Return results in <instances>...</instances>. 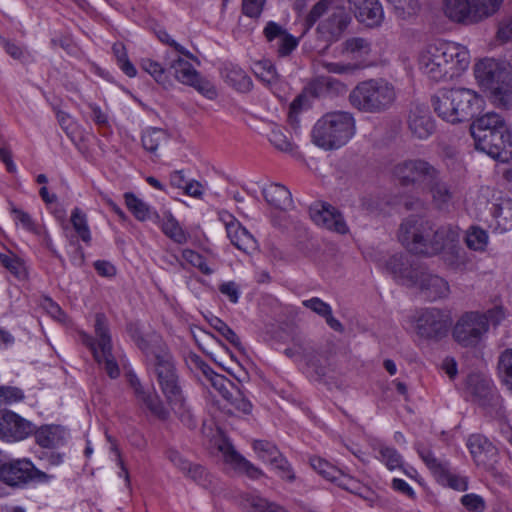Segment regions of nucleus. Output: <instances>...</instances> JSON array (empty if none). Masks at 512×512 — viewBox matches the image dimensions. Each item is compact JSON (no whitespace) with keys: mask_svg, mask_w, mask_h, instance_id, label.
Wrapping results in <instances>:
<instances>
[{"mask_svg":"<svg viewBox=\"0 0 512 512\" xmlns=\"http://www.w3.org/2000/svg\"><path fill=\"white\" fill-rule=\"evenodd\" d=\"M470 52L460 43L436 40L426 44L418 55L419 70L435 82L461 76L470 65Z\"/></svg>","mask_w":512,"mask_h":512,"instance_id":"1","label":"nucleus"},{"mask_svg":"<svg viewBox=\"0 0 512 512\" xmlns=\"http://www.w3.org/2000/svg\"><path fill=\"white\" fill-rule=\"evenodd\" d=\"M457 238V227L451 224L436 226L420 217L406 218L400 225L398 239L411 253L434 256L443 250L444 240L450 243Z\"/></svg>","mask_w":512,"mask_h":512,"instance_id":"2","label":"nucleus"},{"mask_svg":"<svg viewBox=\"0 0 512 512\" xmlns=\"http://www.w3.org/2000/svg\"><path fill=\"white\" fill-rule=\"evenodd\" d=\"M137 344L147 359L153 363L158 383L167 401L173 408H182L185 398L179 384L175 364L161 337L151 334L146 338H139Z\"/></svg>","mask_w":512,"mask_h":512,"instance_id":"3","label":"nucleus"},{"mask_svg":"<svg viewBox=\"0 0 512 512\" xmlns=\"http://www.w3.org/2000/svg\"><path fill=\"white\" fill-rule=\"evenodd\" d=\"M483 98L468 88L440 91L432 98L435 113L442 120L457 124L472 119L483 107Z\"/></svg>","mask_w":512,"mask_h":512,"instance_id":"4","label":"nucleus"},{"mask_svg":"<svg viewBox=\"0 0 512 512\" xmlns=\"http://www.w3.org/2000/svg\"><path fill=\"white\" fill-rule=\"evenodd\" d=\"M397 98V88L385 78L363 80L348 96L349 103L354 109L367 114H382L389 111Z\"/></svg>","mask_w":512,"mask_h":512,"instance_id":"5","label":"nucleus"},{"mask_svg":"<svg viewBox=\"0 0 512 512\" xmlns=\"http://www.w3.org/2000/svg\"><path fill=\"white\" fill-rule=\"evenodd\" d=\"M355 119L345 111L324 114L315 123L311 137L313 143L326 151L346 145L355 134Z\"/></svg>","mask_w":512,"mask_h":512,"instance_id":"6","label":"nucleus"},{"mask_svg":"<svg viewBox=\"0 0 512 512\" xmlns=\"http://www.w3.org/2000/svg\"><path fill=\"white\" fill-rule=\"evenodd\" d=\"M503 0H443V13L452 22L478 24L498 12Z\"/></svg>","mask_w":512,"mask_h":512,"instance_id":"7","label":"nucleus"},{"mask_svg":"<svg viewBox=\"0 0 512 512\" xmlns=\"http://www.w3.org/2000/svg\"><path fill=\"white\" fill-rule=\"evenodd\" d=\"M94 332L95 339L86 333H81V341L90 348L95 361L103 366L109 377L115 379L120 375V369L112 354V340L107 318L102 313L95 316Z\"/></svg>","mask_w":512,"mask_h":512,"instance_id":"8","label":"nucleus"},{"mask_svg":"<svg viewBox=\"0 0 512 512\" xmlns=\"http://www.w3.org/2000/svg\"><path fill=\"white\" fill-rule=\"evenodd\" d=\"M412 322L420 338L433 341L445 338L452 327L450 312L436 307L417 310Z\"/></svg>","mask_w":512,"mask_h":512,"instance_id":"9","label":"nucleus"},{"mask_svg":"<svg viewBox=\"0 0 512 512\" xmlns=\"http://www.w3.org/2000/svg\"><path fill=\"white\" fill-rule=\"evenodd\" d=\"M439 169L421 158L405 159L392 167L393 176L404 186L438 179Z\"/></svg>","mask_w":512,"mask_h":512,"instance_id":"10","label":"nucleus"},{"mask_svg":"<svg viewBox=\"0 0 512 512\" xmlns=\"http://www.w3.org/2000/svg\"><path fill=\"white\" fill-rule=\"evenodd\" d=\"M488 332L486 318L479 312H466L453 328V338L463 347H475Z\"/></svg>","mask_w":512,"mask_h":512,"instance_id":"11","label":"nucleus"},{"mask_svg":"<svg viewBox=\"0 0 512 512\" xmlns=\"http://www.w3.org/2000/svg\"><path fill=\"white\" fill-rule=\"evenodd\" d=\"M175 78L182 84L194 88L198 93L209 100L218 96L216 86L206 77L202 76L188 61L178 57L170 63Z\"/></svg>","mask_w":512,"mask_h":512,"instance_id":"12","label":"nucleus"},{"mask_svg":"<svg viewBox=\"0 0 512 512\" xmlns=\"http://www.w3.org/2000/svg\"><path fill=\"white\" fill-rule=\"evenodd\" d=\"M0 479L8 485L17 486L25 484L30 480L48 482L51 476L37 469L29 459L23 458L4 463Z\"/></svg>","mask_w":512,"mask_h":512,"instance_id":"13","label":"nucleus"},{"mask_svg":"<svg viewBox=\"0 0 512 512\" xmlns=\"http://www.w3.org/2000/svg\"><path fill=\"white\" fill-rule=\"evenodd\" d=\"M475 147L493 159L507 161L512 155V135L508 126L484 134V137L475 141Z\"/></svg>","mask_w":512,"mask_h":512,"instance_id":"14","label":"nucleus"},{"mask_svg":"<svg viewBox=\"0 0 512 512\" xmlns=\"http://www.w3.org/2000/svg\"><path fill=\"white\" fill-rule=\"evenodd\" d=\"M351 18L343 7L333 9L331 15L321 21L316 29L318 40L323 45L318 47L320 52H325L333 43L337 42L347 29Z\"/></svg>","mask_w":512,"mask_h":512,"instance_id":"15","label":"nucleus"},{"mask_svg":"<svg viewBox=\"0 0 512 512\" xmlns=\"http://www.w3.org/2000/svg\"><path fill=\"white\" fill-rule=\"evenodd\" d=\"M35 425L9 410L0 411V439L12 443L26 439L34 433Z\"/></svg>","mask_w":512,"mask_h":512,"instance_id":"16","label":"nucleus"},{"mask_svg":"<svg viewBox=\"0 0 512 512\" xmlns=\"http://www.w3.org/2000/svg\"><path fill=\"white\" fill-rule=\"evenodd\" d=\"M510 71V67L505 62L493 58H484L474 65V75L478 84L490 90L491 94L495 86L502 82Z\"/></svg>","mask_w":512,"mask_h":512,"instance_id":"17","label":"nucleus"},{"mask_svg":"<svg viewBox=\"0 0 512 512\" xmlns=\"http://www.w3.org/2000/svg\"><path fill=\"white\" fill-rule=\"evenodd\" d=\"M253 449L258 458L274 466L284 480L292 482L295 479L294 472L289 462L281 454L276 445L265 440H255L253 442Z\"/></svg>","mask_w":512,"mask_h":512,"instance_id":"18","label":"nucleus"},{"mask_svg":"<svg viewBox=\"0 0 512 512\" xmlns=\"http://www.w3.org/2000/svg\"><path fill=\"white\" fill-rule=\"evenodd\" d=\"M309 213L318 226L339 234H346L349 231L343 215L328 203H315L310 207Z\"/></svg>","mask_w":512,"mask_h":512,"instance_id":"19","label":"nucleus"},{"mask_svg":"<svg viewBox=\"0 0 512 512\" xmlns=\"http://www.w3.org/2000/svg\"><path fill=\"white\" fill-rule=\"evenodd\" d=\"M220 220L225 226L227 237L237 249L249 253L257 248L253 235L232 214L222 212Z\"/></svg>","mask_w":512,"mask_h":512,"instance_id":"20","label":"nucleus"},{"mask_svg":"<svg viewBox=\"0 0 512 512\" xmlns=\"http://www.w3.org/2000/svg\"><path fill=\"white\" fill-rule=\"evenodd\" d=\"M218 451L222 454L223 460L237 472L246 474L251 479H258L263 475L261 469L253 465L236 451L232 443L222 438L216 443Z\"/></svg>","mask_w":512,"mask_h":512,"instance_id":"21","label":"nucleus"},{"mask_svg":"<svg viewBox=\"0 0 512 512\" xmlns=\"http://www.w3.org/2000/svg\"><path fill=\"white\" fill-rule=\"evenodd\" d=\"M467 446L477 466L490 470L497 462V448L481 434H473L468 438Z\"/></svg>","mask_w":512,"mask_h":512,"instance_id":"22","label":"nucleus"},{"mask_svg":"<svg viewBox=\"0 0 512 512\" xmlns=\"http://www.w3.org/2000/svg\"><path fill=\"white\" fill-rule=\"evenodd\" d=\"M411 285L417 286L430 300L446 298L450 293L449 284L444 278L424 270L415 272Z\"/></svg>","mask_w":512,"mask_h":512,"instance_id":"23","label":"nucleus"},{"mask_svg":"<svg viewBox=\"0 0 512 512\" xmlns=\"http://www.w3.org/2000/svg\"><path fill=\"white\" fill-rule=\"evenodd\" d=\"M426 186L431 195V203L436 210L448 212L453 207L456 191L452 185L443 180L440 170L438 171V179H431Z\"/></svg>","mask_w":512,"mask_h":512,"instance_id":"24","label":"nucleus"},{"mask_svg":"<svg viewBox=\"0 0 512 512\" xmlns=\"http://www.w3.org/2000/svg\"><path fill=\"white\" fill-rule=\"evenodd\" d=\"M407 126L412 137L424 140L435 131V122L425 107L416 106L409 112Z\"/></svg>","mask_w":512,"mask_h":512,"instance_id":"25","label":"nucleus"},{"mask_svg":"<svg viewBox=\"0 0 512 512\" xmlns=\"http://www.w3.org/2000/svg\"><path fill=\"white\" fill-rule=\"evenodd\" d=\"M126 376L138 402L142 403L153 415L157 416L158 418H167L168 411L164 407L159 396L154 392L145 390L140 380L134 373L130 372Z\"/></svg>","mask_w":512,"mask_h":512,"instance_id":"26","label":"nucleus"},{"mask_svg":"<svg viewBox=\"0 0 512 512\" xmlns=\"http://www.w3.org/2000/svg\"><path fill=\"white\" fill-rule=\"evenodd\" d=\"M357 20L368 27L379 26L384 18L382 5L378 0H348Z\"/></svg>","mask_w":512,"mask_h":512,"instance_id":"27","label":"nucleus"},{"mask_svg":"<svg viewBox=\"0 0 512 512\" xmlns=\"http://www.w3.org/2000/svg\"><path fill=\"white\" fill-rule=\"evenodd\" d=\"M310 90L316 97L338 96L347 91V86L336 78L320 75L312 80Z\"/></svg>","mask_w":512,"mask_h":512,"instance_id":"28","label":"nucleus"},{"mask_svg":"<svg viewBox=\"0 0 512 512\" xmlns=\"http://www.w3.org/2000/svg\"><path fill=\"white\" fill-rule=\"evenodd\" d=\"M238 504L245 512H285L277 504L250 492L239 494Z\"/></svg>","mask_w":512,"mask_h":512,"instance_id":"29","label":"nucleus"},{"mask_svg":"<svg viewBox=\"0 0 512 512\" xmlns=\"http://www.w3.org/2000/svg\"><path fill=\"white\" fill-rule=\"evenodd\" d=\"M465 391L475 401L484 402L493 392L491 381L480 373L469 374L465 380Z\"/></svg>","mask_w":512,"mask_h":512,"instance_id":"30","label":"nucleus"},{"mask_svg":"<svg viewBox=\"0 0 512 512\" xmlns=\"http://www.w3.org/2000/svg\"><path fill=\"white\" fill-rule=\"evenodd\" d=\"M221 74L224 81L239 92H249L253 87L251 78L238 65L232 63L226 64Z\"/></svg>","mask_w":512,"mask_h":512,"instance_id":"31","label":"nucleus"},{"mask_svg":"<svg viewBox=\"0 0 512 512\" xmlns=\"http://www.w3.org/2000/svg\"><path fill=\"white\" fill-rule=\"evenodd\" d=\"M267 203L276 209L287 210L293 205L291 192L284 185L271 183L262 189Z\"/></svg>","mask_w":512,"mask_h":512,"instance_id":"32","label":"nucleus"},{"mask_svg":"<svg viewBox=\"0 0 512 512\" xmlns=\"http://www.w3.org/2000/svg\"><path fill=\"white\" fill-rule=\"evenodd\" d=\"M505 125L506 123L500 115L494 112H488L472 122L470 132L474 141H477L484 137V134L494 132L496 129Z\"/></svg>","mask_w":512,"mask_h":512,"instance_id":"33","label":"nucleus"},{"mask_svg":"<svg viewBox=\"0 0 512 512\" xmlns=\"http://www.w3.org/2000/svg\"><path fill=\"white\" fill-rule=\"evenodd\" d=\"M460 233L459 228L457 227V238L455 241L447 243L448 241L444 240L442 258L446 265L454 270H462L467 264L466 253L459 246Z\"/></svg>","mask_w":512,"mask_h":512,"instance_id":"34","label":"nucleus"},{"mask_svg":"<svg viewBox=\"0 0 512 512\" xmlns=\"http://www.w3.org/2000/svg\"><path fill=\"white\" fill-rule=\"evenodd\" d=\"M197 365L203 372L205 380L208 384H210L215 390H217L225 400H230V394L232 393L234 387L233 383L229 381L223 375L215 373L207 364L200 361L197 358Z\"/></svg>","mask_w":512,"mask_h":512,"instance_id":"35","label":"nucleus"},{"mask_svg":"<svg viewBox=\"0 0 512 512\" xmlns=\"http://www.w3.org/2000/svg\"><path fill=\"white\" fill-rule=\"evenodd\" d=\"M160 228L169 239L179 245L186 244L190 239L189 232L181 227L179 222L170 212L164 214L160 222Z\"/></svg>","mask_w":512,"mask_h":512,"instance_id":"36","label":"nucleus"},{"mask_svg":"<svg viewBox=\"0 0 512 512\" xmlns=\"http://www.w3.org/2000/svg\"><path fill=\"white\" fill-rule=\"evenodd\" d=\"M386 269L397 279L411 285L415 278V272L419 269H410L403 255H393L386 263Z\"/></svg>","mask_w":512,"mask_h":512,"instance_id":"37","label":"nucleus"},{"mask_svg":"<svg viewBox=\"0 0 512 512\" xmlns=\"http://www.w3.org/2000/svg\"><path fill=\"white\" fill-rule=\"evenodd\" d=\"M254 75L267 87L273 89L280 81L275 65L270 60H260L253 65Z\"/></svg>","mask_w":512,"mask_h":512,"instance_id":"38","label":"nucleus"},{"mask_svg":"<svg viewBox=\"0 0 512 512\" xmlns=\"http://www.w3.org/2000/svg\"><path fill=\"white\" fill-rule=\"evenodd\" d=\"M491 99L497 107L505 109L512 107V70L502 82L495 86Z\"/></svg>","mask_w":512,"mask_h":512,"instance_id":"39","label":"nucleus"},{"mask_svg":"<svg viewBox=\"0 0 512 512\" xmlns=\"http://www.w3.org/2000/svg\"><path fill=\"white\" fill-rule=\"evenodd\" d=\"M34 432L36 442L39 446L51 448L60 442L62 429L55 425H45Z\"/></svg>","mask_w":512,"mask_h":512,"instance_id":"40","label":"nucleus"},{"mask_svg":"<svg viewBox=\"0 0 512 512\" xmlns=\"http://www.w3.org/2000/svg\"><path fill=\"white\" fill-rule=\"evenodd\" d=\"M493 216L502 232L512 228V200L505 199L494 206Z\"/></svg>","mask_w":512,"mask_h":512,"instance_id":"41","label":"nucleus"},{"mask_svg":"<svg viewBox=\"0 0 512 512\" xmlns=\"http://www.w3.org/2000/svg\"><path fill=\"white\" fill-rule=\"evenodd\" d=\"M174 259L182 268H185V263H188L191 266L198 268L205 275H210L213 272V270L207 265L204 257L194 250L183 249L181 259L177 256H174Z\"/></svg>","mask_w":512,"mask_h":512,"instance_id":"42","label":"nucleus"},{"mask_svg":"<svg viewBox=\"0 0 512 512\" xmlns=\"http://www.w3.org/2000/svg\"><path fill=\"white\" fill-rule=\"evenodd\" d=\"M124 198L127 208L139 221H146L155 214L148 204L137 198L133 193H125Z\"/></svg>","mask_w":512,"mask_h":512,"instance_id":"43","label":"nucleus"},{"mask_svg":"<svg viewBox=\"0 0 512 512\" xmlns=\"http://www.w3.org/2000/svg\"><path fill=\"white\" fill-rule=\"evenodd\" d=\"M169 139L168 133L160 128H148L142 135V145L145 150L153 153L158 147L167 142Z\"/></svg>","mask_w":512,"mask_h":512,"instance_id":"44","label":"nucleus"},{"mask_svg":"<svg viewBox=\"0 0 512 512\" xmlns=\"http://www.w3.org/2000/svg\"><path fill=\"white\" fill-rule=\"evenodd\" d=\"M465 243L469 249L483 252L488 245V234L485 230L473 226L466 233Z\"/></svg>","mask_w":512,"mask_h":512,"instance_id":"45","label":"nucleus"},{"mask_svg":"<svg viewBox=\"0 0 512 512\" xmlns=\"http://www.w3.org/2000/svg\"><path fill=\"white\" fill-rule=\"evenodd\" d=\"M501 381L512 391V348L504 350L498 360Z\"/></svg>","mask_w":512,"mask_h":512,"instance_id":"46","label":"nucleus"},{"mask_svg":"<svg viewBox=\"0 0 512 512\" xmlns=\"http://www.w3.org/2000/svg\"><path fill=\"white\" fill-rule=\"evenodd\" d=\"M71 223L78 236L85 243L91 241L90 229L87 222L86 214L78 207H75L71 213Z\"/></svg>","mask_w":512,"mask_h":512,"instance_id":"47","label":"nucleus"},{"mask_svg":"<svg viewBox=\"0 0 512 512\" xmlns=\"http://www.w3.org/2000/svg\"><path fill=\"white\" fill-rule=\"evenodd\" d=\"M394 8L399 18L406 19L414 16L420 10L418 0H387Z\"/></svg>","mask_w":512,"mask_h":512,"instance_id":"48","label":"nucleus"},{"mask_svg":"<svg viewBox=\"0 0 512 512\" xmlns=\"http://www.w3.org/2000/svg\"><path fill=\"white\" fill-rule=\"evenodd\" d=\"M417 451L423 462L436 478H438L441 473H444V469L448 466L446 462L439 461L431 450L426 447H418Z\"/></svg>","mask_w":512,"mask_h":512,"instance_id":"49","label":"nucleus"},{"mask_svg":"<svg viewBox=\"0 0 512 512\" xmlns=\"http://www.w3.org/2000/svg\"><path fill=\"white\" fill-rule=\"evenodd\" d=\"M378 453L380 460L388 469L394 470L402 466V457L395 448L381 444L378 447Z\"/></svg>","mask_w":512,"mask_h":512,"instance_id":"50","label":"nucleus"},{"mask_svg":"<svg viewBox=\"0 0 512 512\" xmlns=\"http://www.w3.org/2000/svg\"><path fill=\"white\" fill-rule=\"evenodd\" d=\"M0 261L2 265L8 269L12 274L18 278H23L26 275V268L24 262L16 255L0 254Z\"/></svg>","mask_w":512,"mask_h":512,"instance_id":"51","label":"nucleus"},{"mask_svg":"<svg viewBox=\"0 0 512 512\" xmlns=\"http://www.w3.org/2000/svg\"><path fill=\"white\" fill-rule=\"evenodd\" d=\"M293 346L296 347L301 359H305L308 364L316 366V351L312 343L304 338H295Z\"/></svg>","mask_w":512,"mask_h":512,"instance_id":"52","label":"nucleus"},{"mask_svg":"<svg viewBox=\"0 0 512 512\" xmlns=\"http://www.w3.org/2000/svg\"><path fill=\"white\" fill-rule=\"evenodd\" d=\"M141 68L150 74L157 83L163 86L169 83L164 68L158 62L151 59H143L141 61Z\"/></svg>","mask_w":512,"mask_h":512,"instance_id":"53","label":"nucleus"},{"mask_svg":"<svg viewBox=\"0 0 512 512\" xmlns=\"http://www.w3.org/2000/svg\"><path fill=\"white\" fill-rule=\"evenodd\" d=\"M438 482L447 485L455 490L464 491L467 489L466 478L454 474L449 466L444 469V473H441L438 478Z\"/></svg>","mask_w":512,"mask_h":512,"instance_id":"54","label":"nucleus"},{"mask_svg":"<svg viewBox=\"0 0 512 512\" xmlns=\"http://www.w3.org/2000/svg\"><path fill=\"white\" fill-rule=\"evenodd\" d=\"M183 474L198 485L207 486L210 483L209 473L200 464L191 463Z\"/></svg>","mask_w":512,"mask_h":512,"instance_id":"55","label":"nucleus"},{"mask_svg":"<svg viewBox=\"0 0 512 512\" xmlns=\"http://www.w3.org/2000/svg\"><path fill=\"white\" fill-rule=\"evenodd\" d=\"M344 50L353 53L358 54L359 56L368 55L370 53V43L361 37H353L347 39L343 43Z\"/></svg>","mask_w":512,"mask_h":512,"instance_id":"56","label":"nucleus"},{"mask_svg":"<svg viewBox=\"0 0 512 512\" xmlns=\"http://www.w3.org/2000/svg\"><path fill=\"white\" fill-rule=\"evenodd\" d=\"M311 465L320 475L328 480L336 481L340 472L327 461L321 458L311 459Z\"/></svg>","mask_w":512,"mask_h":512,"instance_id":"57","label":"nucleus"},{"mask_svg":"<svg viewBox=\"0 0 512 512\" xmlns=\"http://www.w3.org/2000/svg\"><path fill=\"white\" fill-rule=\"evenodd\" d=\"M232 408L238 412L249 414L252 410L251 402L246 398L242 391L235 388L230 394V400H227Z\"/></svg>","mask_w":512,"mask_h":512,"instance_id":"58","label":"nucleus"},{"mask_svg":"<svg viewBox=\"0 0 512 512\" xmlns=\"http://www.w3.org/2000/svg\"><path fill=\"white\" fill-rule=\"evenodd\" d=\"M212 327L217 330L227 341L236 348L241 347V342L237 334L221 319L215 318L211 323Z\"/></svg>","mask_w":512,"mask_h":512,"instance_id":"59","label":"nucleus"},{"mask_svg":"<svg viewBox=\"0 0 512 512\" xmlns=\"http://www.w3.org/2000/svg\"><path fill=\"white\" fill-rule=\"evenodd\" d=\"M269 141L271 144L280 151L292 150V143L279 127L273 128L269 133Z\"/></svg>","mask_w":512,"mask_h":512,"instance_id":"60","label":"nucleus"},{"mask_svg":"<svg viewBox=\"0 0 512 512\" xmlns=\"http://www.w3.org/2000/svg\"><path fill=\"white\" fill-rule=\"evenodd\" d=\"M460 502L470 512H484L486 510V502L478 494H465L461 497Z\"/></svg>","mask_w":512,"mask_h":512,"instance_id":"61","label":"nucleus"},{"mask_svg":"<svg viewBox=\"0 0 512 512\" xmlns=\"http://www.w3.org/2000/svg\"><path fill=\"white\" fill-rule=\"evenodd\" d=\"M334 3V0H319L313 5L307 15V22L313 25L320 17H322Z\"/></svg>","mask_w":512,"mask_h":512,"instance_id":"62","label":"nucleus"},{"mask_svg":"<svg viewBox=\"0 0 512 512\" xmlns=\"http://www.w3.org/2000/svg\"><path fill=\"white\" fill-rule=\"evenodd\" d=\"M302 305L323 318L332 310L328 303L318 297L303 300Z\"/></svg>","mask_w":512,"mask_h":512,"instance_id":"63","label":"nucleus"},{"mask_svg":"<svg viewBox=\"0 0 512 512\" xmlns=\"http://www.w3.org/2000/svg\"><path fill=\"white\" fill-rule=\"evenodd\" d=\"M496 38L501 43H507L512 40V17L507 16L498 23Z\"/></svg>","mask_w":512,"mask_h":512,"instance_id":"64","label":"nucleus"}]
</instances>
